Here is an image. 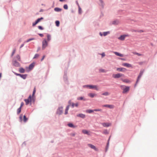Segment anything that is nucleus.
<instances>
[{"instance_id":"obj_43","label":"nucleus","mask_w":157,"mask_h":157,"mask_svg":"<svg viewBox=\"0 0 157 157\" xmlns=\"http://www.w3.org/2000/svg\"><path fill=\"white\" fill-rule=\"evenodd\" d=\"M38 23L37 22V21H36V20H35V21L33 22L32 23V26L33 27L36 26V25Z\"/></svg>"},{"instance_id":"obj_8","label":"nucleus","mask_w":157,"mask_h":157,"mask_svg":"<svg viewBox=\"0 0 157 157\" xmlns=\"http://www.w3.org/2000/svg\"><path fill=\"white\" fill-rule=\"evenodd\" d=\"M63 106H61L58 107L56 112V114L60 115L63 112Z\"/></svg>"},{"instance_id":"obj_15","label":"nucleus","mask_w":157,"mask_h":157,"mask_svg":"<svg viewBox=\"0 0 157 157\" xmlns=\"http://www.w3.org/2000/svg\"><path fill=\"white\" fill-rule=\"evenodd\" d=\"M63 79L65 83L67 85H69V83L68 80V78L67 76H63Z\"/></svg>"},{"instance_id":"obj_26","label":"nucleus","mask_w":157,"mask_h":157,"mask_svg":"<svg viewBox=\"0 0 157 157\" xmlns=\"http://www.w3.org/2000/svg\"><path fill=\"white\" fill-rule=\"evenodd\" d=\"M100 3L99 4V5L101 6L102 9L104 8V3L103 0H99Z\"/></svg>"},{"instance_id":"obj_46","label":"nucleus","mask_w":157,"mask_h":157,"mask_svg":"<svg viewBox=\"0 0 157 157\" xmlns=\"http://www.w3.org/2000/svg\"><path fill=\"white\" fill-rule=\"evenodd\" d=\"M102 133L103 134L107 135L109 133V132H108L107 129H106L104 130Z\"/></svg>"},{"instance_id":"obj_63","label":"nucleus","mask_w":157,"mask_h":157,"mask_svg":"<svg viewBox=\"0 0 157 157\" xmlns=\"http://www.w3.org/2000/svg\"><path fill=\"white\" fill-rule=\"evenodd\" d=\"M99 35L100 36H104V35H103V32H99Z\"/></svg>"},{"instance_id":"obj_54","label":"nucleus","mask_w":157,"mask_h":157,"mask_svg":"<svg viewBox=\"0 0 157 157\" xmlns=\"http://www.w3.org/2000/svg\"><path fill=\"white\" fill-rule=\"evenodd\" d=\"M24 105V102H21V104H20V106L19 107L22 108V107Z\"/></svg>"},{"instance_id":"obj_27","label":"nucleus","mask_w":157,"mask_h":157,"mask_svg":"<svg viewBox=\"0 0 157 157\" xmlns=\"http://www.w3.org/2000/svg\"><path fill=\"white\" fill-rule=\"evenodd\" d=\"M118 39L121 40L123 41L125 40V37L124 34L121 35L118 38Z\"/></svg>"},{"instance_id":"obj_34","label":"nucleus","mask_w":157,"mask_h":157,"mask_svg":"<svg viewBox=\"0 0 157 157\" xmlns=\"http://www.w3.org/2000/svg\"><path fill=\"white\" fill-rule=\"evenodd\" d=\"M110 33V32L109 31L104 32H103V35H104V36H106Z\"/></svg>"},{"instance_id":"obj_44","label":"nucleus","mask_w":157,"mask_h":157,"mask_svg":"<svg viewBox=\"0 0 157 157\" xmlns=\"http://www.w3.org/2000/svg\"><path fill=\"white\" fill-rule=\"evenodd\" d=\"M16 51V50L15 48H14V49H13V50L12 51V52L11 53V57H12L13 56V55L15 53Z\"/></svg>"},{"instance_id":"obj_35","label":"nucleus","mask_w":157,"mask_h":157,"mask_svg":"<svg viewBox=\"0 0 157 157\" xmlns=\"http://www.w3.org/2000/svg\"><path fill=\"white\" fill-rule=\"evenodd\" d=\"M44 19V18L43 17H40L38 18L37 19H36V21H37V22L39 23L42 20H43Z\"/></svg>"},{"instance_id":"obj_21","label":"nucleus","mask_w":157,"mask_h":157,"mask_svg":"<svg viewBox=\"0 0 157 157\" xmlns=\"http://www.w3.org/2000/svg\"><path fill=\"white\" fill-rule=\"evenodd\" d=\"M113 53L116 56H119L120 57H123L124 56V55L121 54L119 52H113Z\"/></svg>"},{"instance_id":"obj_5","label":"nucleus","mask_w":157,"mask_h":157,"mask_svg":"<svg viewBox=\"0 0 157 157\" xmlns=\"http://www.w3.org/2000/svg\"><path fill=\"white\" fill-rule=\"evenodd\" d=\"M19 119L20 122H21L22 121H23L24 123L26 122L29 119L28 118L26 117L25 114L23 115L22 114H21L20 115Z\"/></svg>"},{"instance_id":"obj_50","label":"nucleus","mask_w":157,"mask_h":157,"mask_svg":"<svg viewBox=\"0 0 157 157\" xmlns=\"http://www.w3.org/2000/svg\"><path fill=\"white\" fill-rule=\"evenodd\" d=\"M39 55L38 54V53L36 54L34 56V57L33 58V59L37 58L39 57Z\"/></svg>"},{"instance_id":"obj_42","label":"nucleus","mask_w":157,"mask_h":157,"mask_svg":"<svg viewBox=\"0 0 157 157\" xmlns=\"http://www.w3.org/2000/svg\"><path fill=\"white\" fill-rule=\"evenodd\" d=\"M109 146V144H106V145L105 148V152H106L107 151Z\"/></svg>"},{"instance_id":"obj_20","label":"nucleus","mask_w":157,"mask_h":157,"mask_svg":"<svg viewBox=\"0 0 157 157\" xmlns=\"http://www.w3.org/2000/svg\"><path fill=\"white\" fill-rule=\"evenodd\" d=\"M123 82L128 83H129L131 82V81L128 79H123L122 78H121L120 79Z\"/></svg>"},{"instance_id":"obj_2","label":"nucleus","mask_w":157,"mask_h":157,"mask_svg":"<svg viewBox=\"0 0 157 157\" xmlns=\"http://www.w3.org/2000/svg\"><path fill=\"white\" fill-rule=\"evenodd\" d=\"M145 71L144 69H141L140 70V72L138 75L137 76V77L136 79V80L135 82V83L134 85V87L135 88L137 86V84L138 83V82L139 81L141 77L143 75V73H144Z\"/></svg>"},{"instance_id":"obj_60","label":"nucleus","mask_w":157,"mask_h":157,"mask_svg":"<svg viewBox=\"0 0 157 157\" xmlns=\"http://www.w3.org/2000/svg\"><path fill=\"white\" fill-rule=\"evenodd\" d=\"M124 36L125 38V37H129L130 36V35H129L128 34H124Z\"/></svg>"},{"instance_id":"obj_3","label":"nucleus","mask_w":157,"mask_h":157,"mask_svg":"<svg viewBox=\"0 0 157 157\" xmlns=\"http://www.w3.org/2000/svg\"><path fill=\"white\" fill-rule=\"evenodd\" d=\"M35 64L36 62H33L30 63L28 66H26L25 67V69L26 72H29L33 70L35 66Z\"/></svg>"},{"instance_id":"obj_10","label":"nucleus","mask_w":157,"mask_h":157,"mask_svg":"<svg viewBox=\"0 0 157 157\" xmlns=\"http://www.w3.org/2000/svg\"><path fill=\"white\" fill-rule=\"evenodd\" d=\"M13 65L15 67H20L21 66V64L16 60H12Z\"/></svg>"},{"instance_id":"obj_12","label":"nucleus","mask_w":157,"mask_h":157,"mask_svg":"<svg viewBox=\"0 0 157 157\" xmlns=\"http://www.w3.org/2000/svg\"><path fill=\"white\" fill-rule=\"evenodd\" d=\"M90 89L94 90L97 91L99 90V89L98 88V86L97 85H94L91 84H90Z\"/></svg>"},{"instance_id":"obj_36","label":"nucleus","mask_w":157,"mask_h":157,"mask_svg":"<svg viewBox=\"0 0 157 157\" xmlns=\"http://www.w3.org/2000/svg\"><path fill=\"white\" fill-rule=\"evenodd\" d=\"M78 13L79 14H81L82 13V9L80 6L78 7Z\"/></svg>"},{"instance_id":"obj_59","label":"nucleus","mask_w":157,"mask_h":157,"mask_svg":"<svg viewBox=\"0 0 157 157\" xmlns=\"http://www.w3.org/2000/svg\"><path fill=\"white\" fill-rule=\"evenodd\" d=\"M45 55H44L43 56L42 58H41V59H40V61H43V60L45 58Z\"/></svg>"},{"instance_id":"obj_48","label":"nucleus","mask_w":157,"mask_h":157,"mask_svg":"<svg viewBox=\"0 0 157 157\" xmlns=\"http://www.w3.org/2000/svg\"><path fill=\"white\" fill-rule=\"evenodd\" d=\"M100 72L105 73L106 72L105 70L103 69H100L99 70Z\"/></svg>"},{"instance_id":"obj_33","label":"nucleus","mask_w":157,"mask_h":157,"mask_svg":"<svg viewBox=\"0 0 157 157\" xmlns=\"http://www.w3.org/2000/svg\"><path fill=\"white\" fill-rule=\"evenodd\" d=\"M21 108L19 107L17 109V115H19L21 113Z\"/></svg>"},{"instance_id":"obj_58","label":"nucleus","mask_w":157,"mask_h":157,"mask_svg":"<svg viewBox=\"0 0 157 157\" xmlns=\"http://www.w3.org/2000/svg\"><path fill=\"white\" fill-rule=\"evenodd\" d=\"M71 106L72 108H74L75 107V103L73 102H72L71 104Z\"/></svg>"},{"instance_id":"obj_22","label":"nucleus","mask_w":157,"mask_h":157,"mask_svg":"<svg viewBox=\"0 0 157 157\" xmlns=\"http://www.w3.org/2000/svg\"><path fill=\"white\" fill-rule=\"evenodd\" d=\"M76 116L77 117H81L82 119H84L86 117L85 115L82 113L77 114Z\"/></svg>"},{"instance_id":"obj_61","label":"nucleus","mask_w":157,"mask_h":157,"mask_svg":"<svg viewBox=\"0 0 157 157\" xmlns=\"http://www.w3.org/2000/svg\"><path fill=\"white\" fill-rule=\"evenodd\" d=\"M78 102L75 103V107H78Z\"/></svg>"},{"instance_id":"obj_4","label":"nucleus","mask_w":157,"mask_h":157,"mask_svg":"<svg viewBox=\"0 0 157 157\" xmlns=\"http://www.w3.org/2000/svg\"><path fill=\"white\" fill-rule=\"evenodd\" d=\"M120 87L123 90L122 93L123 94L127 93L129 91L130 88L129 86L123 85H121Z\"/></svg>"},{"instance_id":"obj_56","label":"nucleus","mask_w":157,"mask_h":157,"mask_svg":"<svg viewBox=\"0 0 157 157\" xmlns=\"http://www.w3.org/2000/svg\"><path fill=\"white\" fill-rule=\"evenodd\" d=\"M102 111V109H94V111Z\"/></svg>"},{"instance_id":"obj_6","label":"nucleus","mask_w":157,"mask_h":157,"mask_svg":"<svg viewBox=\"0 0 157 157\" xmlns=\"http://www.w3.org/2000/svg\"><path fill=\"white\" fill-rule=\"evenodd\" d=\"M12 72L13 73L16 75L19 76L24 80L28 76V74H23L20 73H18L13 71H12Z\"/></svg>"},{"instance_id":"obj_53","label":"nucleus","mask_w":157,"mask_h":157,"mask_svg":"<svg viewBox=\"0 0 157 157\" xmlns=\"http://www.w3.org/2000/svg\"><path fill=\"white\" fill-rule=\"evenodd\" d=\"M118 59L121 60L123 61H125L126 60V59L125 58L118 57Z\"/></svg>"},{"instance_id":"obj_51","label":"nucleus","mask_w":157,"mask_h":157,"mask_svg":"<svg viewBox=\"0 0 157 157\" xmlns=\"http://www.w3.org/2000/svg\"><path fill=\"white\" fill-rule=\"evenodd\" d=\"M100 55L101 56L102 58L104 57L105 56V53L104 52H103L101 53H100Z\"/></svg>"},{"instance_id":"obj_23","label":"nucleus","mask_w":157,"mask_h":157,"mask_svg":"<svg viewBox=\"0 0 157 157\" xmlns=\"http://www.w3.org/2000/svg\"><path fill=\"white\" fill-rule=\"evenodd\" d=\"M18 71L21 73H24L25 71V69L23 67H21L19 68Z\"/></svg>"},{"instance_id":"obj_28","label":"nucleus","mask_w":157,"mask_h":157,"mask_svg":"<svg viewBox=\"0 0 157 157\" xmlns=\"http://www.w3.org/2000/svg\"><path fill=\"white\" fill-rule=\"evenodd\" d=\"M62 10V9L58 7H56L54 9V11L56 12H61Z\"/></svg>"},{"instance_id":"obj_24","label":"nucleus","mask_w":157,"mask_h":157,"mask_svg":"<svg viewBox=\"0 0 157 157\" xmlns=\"http://www.w3.org/2000/svg\"><path fill=\"white\" fill-rule=\"evenodd\" d=\"M77 99L78 100H82L84 101H87V99L85 98L84 96H82L77 98Z\"/></svg>"},{"instance_id":"obj_49","label":"nucleus","mask_w":157,"mask_h":157,"mask_svg":"<svg viewBox=\"0 0 157 157\" xmlns=\"http://www.w3.org/2000/svg\"><path fill=\"white\" fill-rule=\"evenodd\" d=\"M63 8L65 10H67L68 9V6L67 4H64L63 6Z\"/></svg>"},{"instance_id":"obj_45","label":"nucleus","mask_w":157,"mask_h":157,"mask_svg":"<svg viewBox=\"0 0 157 157\" xmlns=\"http://www.w3.org/2000/svg\"><path fill=\"white\" fill-rule=\"evenodd\" d=\"M37 28L38 29H39L42 30L44 29V28L41 25H39L37 26Z\"/></svg>"},{"instance_id":"obj_38","label":"nucleus","mask_w":157,"mask_h":157,"mask_svg":"<svg viewBox=\"0 0 157 157\" xmlns=\"http://www.w3.org/2000/svg\"><path fill=\"white\" fill-rule=\"evenodd\" d=\"M55 23L57 27H59L60 25V21L59 20H56L55 22Z\"/></svg>"},{"instance_id":"obj_62","label":"nucleus","mask_w":157,"mask_h":157,"mask_svg":"<svg viewBox=\"0 0 157 157\" xmlns=\"http://www.w3.org/2000/svg\"><path fill=\"white\" fill-rule=\"evenodd\" d=\"M94 150L96 151H98V149L95 146L93 148V149Z\"/></svg>"},{"instance_id":"obj_41","label":"nucleus","mask_w":157,"mask_h":157,"mask_svg":"<svg viewBox=\"0 0 157 157\" xmlns=\"http://www.w3.org/2000/svg\"><path fill=\"white\" fill-rule=\"evenodd\" d=\"M90 84H86V85H85L82 86V87L83 88H86L88 89H90Z\"/></svg>"},{"instance_id":"obj_25","label":"nucleus","mask_w":157,"mask_h":157,"mask_svg":"<svg viewBox=\"0 0 157 157\" xmlns=\"http://www.w3.org/2000/svg\"><path fill=\"white\" fill-rule=\"evenodd\" d=\"M30 100L31 101V103H32V102L33 103H35L36 100V97L35 96H32L31 95V97L30 98Z\"/></svg>"},{"instance_id":"obj_16","label":"nucleus","mask_w":157,"mask_h":157,"mask_svg":"<svg viewBox=\"0 0 157 157\" xmlns=\"http://www.w3.org/2000/svg\"><path fill=\"white\" fill-rule=\"evenodd\" d=\"M120 23V22L118 19H116L113 21H112V25H118Z\"/></svg>"},{"instance_id":"obj_47","label":"nucleus","mask_w":157,"mask_h":157,"mask_svg":"<svg viewBox=\"0 0 157 157\" xmlns=\"http://www.w3.org/2000/svg\"><path fill=\"white\" fill-rule=\"evenodd\" d=\"M16 58H17V60L18 61H21V57H20V56L19 55L17 54L16 56Z\"/></svg>"},{"instance_id":"obj_39","label":"nucleus","mask_w":157,"mask_h":157,"mask_svg":"<svg viewBox=\"0 0 157 157\" xmlns=\"http://www.w3.org/2000/svg\"><path fill=\"white\" fill-rule=\"evenodd\" d=\"M110 94V93L108 92H105L101 94V95L106 96H108Z\"/></svg>"},{"instance_id":"obj_30","label":"nucleus","mask_w":157,"mask_h":157,"mask_svg":"<svg viewBox=\"0 0 157 157\" xmlns=\"http://www.w3.org/2000/svg\"><path fill=\"white\" fill-rule=\"evenodd\" d=\"M86 112L87 113H91L94 112V109H86Z\"/></svg>"},{"instance_id":"obj_64","label":"nucleus","mask_w":157,"mask_h":157,"mask_svg":"<svg viewBox=\"0 0 157 157\" xmlns=\"http://www.w3.org/2000/svg\"><path fill=\"white\" fill-rule=\"evenodd\" d=\"M144 32V31L143 30L141 29L140 30H138V33H141Z\"/></svg>"},{"instance_id":"obj_40","label":"nucleus","mask_w":157,"mask_h":157,"mask_svg":"<svg viewBox=\"0 0 157 157\" xmlns=\"http://www.w3.org/2000/svg\"><path fill=\"white\" fill-rule=\"evenodd\" d=\"M87 145L89 147H90L92 149H93V148L95 146H94V145L90 144H88Z\"/></svg>"},{"instance_id":"obj_19","label":"nucleus","mask_w":157,"mask_h":157,"mask_svg":"<svg viewBox=\"0 0 157 157\" xmlns=\"http://www.w3.org/2000/svg\"><path fill=\"white\" fill-rule=\"evenodd\" d=\"M82 132L85 134L87 135L88 136H90L91 134L90 131L86 129H83L82 131Z\"/></svg>"},{"instance_id":"obj_7","label":"nucleus","mask_w":157,"mask_h":157,"mask_svg":"<svg viewBox=\"0 0 157 157\" xmlns=\"http://www.w3.org/2000/svg\"><path fill=\"white\" fill-rule=\"evenodd\" d=\"M125 76L124 74L121 73H117L116 74H113L112 75V77L116 79H117L120 78L121 77Z\"/></svg>"},{"instance_id":"obj_1","label":"nucleus","mask_w":157,"mask_h":157,"mask_svg":"<svg viewBox=\"0 0 157 157\" xmlns=\"http://www.w3.org/2000/svg\"><path fill=\"white\" fill-rule=\"evenodd\" d=\"M47 39L44 38L42 42V50H43L48 45V42L51 40V35L47 33Z\"/></svg>"},{"instance_id":"obj_32","label":"nucleus","mask_w":157,"mask_h":157,"mask_svg":"<svg viewBox=\"0 0 157 157\" xmlns=\"http://www.w3.org/2000/svg\"><path fill=\"white\" fill-rule=\"evenodd\" d=\"M35 39L34 38H31L28 39L26 41H25L24 42V43L29 42L31 40H34Z\"/></svg>"},{"instance_id":"obj_52","label":"nucleus","mask_w":157,"mask_h":157,"mask_svg":"<svg viewBox=\"0 0 157 157\" xmlns=\"http://www.w3.org/2000/svg\"><path fill=\"white\" fill-rule=\"evenodd\" d=\"M68 105L67 106H68V107H69L70 106H71V104L72 102H71V100H70L69 101H68Z\"/></svg>"},{"instance_id":"obj_18","label":"nucleus","mask_w":157,"mask_h":157,"mask_svg":"<svg viewBox=\"0 0 157 157\" xmlns=\"http://www.w3.org/2000/svg\"><path fill=\"white\" fill-rule=\"evenodd\" d=\"M102 106L103 107H106L108 108H109L110 109H112L113 108L114 105H110V104H105L103 105Z\"/></svg>"},{"instance_id":"obj_37","label":"nucleus","mask_w":157,"mask_h":157,"mask_svg":"<svg viewBox=\"0 0 157 157\" xmlns=\"http://www.w3.org/2000/svg\"><path fill=\"white\" fill-rule=\"evenodd\" d=\"M36 92V87H35L33 89V91L32 94V95H31L32 96H35V94Z\"/></svg>"},{"instance_id":"obj_55","label":"nucleus","mask_w":157,"mask_h":157,"mask_svg":"<svg viewBox=\"0 0 157 157\" xmlns=\"http://www.w3.org/2000/svg\"><path fill=\"white\" fill-rule=\"evenodd\" d=\"M134 54H135L138 56H140L141 55V54L137 52H135V53H134Z\"/></svg>"},{"instance_id":"obj_17","label":"nucleus","mask_w":157,"mask_h":157,"mask_svg":"<svg viewBox=\"0 0 157 157\" xmlns=\"http://www.w3.org/2000/svg\"><path fill=\"white\" fill-rule=\"evenodd\" d=\"M67 125L69 127L73 128H75L77 127V125H75L72 123L71 122L68 123L67 124Z\"/></svg>"},{"instance_id":"obj_13","label":"nucleus","mask_w":157,"mask_h":157,"mask_svg":"<svg viewBox=\"0 0 157 157\" xmlns=\"http://www.w3.org/2000/svg\"><path fill=\"white\" fill-rule=\"evenodd\" d=\"M101 124L105 127H108L112 125L111 123L109 122H103L101 123Z\"/></svg>"},{"instance_id":"obj_31","label":"nucleus","mask_w":157,"mask_h":157,"mask_svg":"<svg viewBox=\"0 0 157 157\" xmlns=\"http://www.w3.org/2000/svg\"><path fill=\"white\" fill-rule=\"evenodd\" d=\"M69 107L68 106H66L64 114L67 115L68 113V111L69 109Z\"/></svg>"},{"instance_id":"obj_11","label":"nucleus","mask_w":157,"mask_h":157,"mask_svg":"<svg viewBox=\"0 0 157 157\" xmlns=\"http://www.w3.org/2000/svg\"><path fill=\"white\" fill-rule=\"evenodd\" d=\"M116 71L119 72H125L127 71V69L123 67H117L116 68Z\"/></svg>"},{"instance_id":"obj_57","label":"nucleus","mask_w":157,"mask_h":157,"mask_svg":"<svg viewBox=\"0 0 157 157\" xmlns=\"http://www.w3.org/2000/svg\"><path fill=\"white\" fill-rule=\"evenodd\" d=\"M37 34L41 37H43L44 36V34L43 33H37Z\"/></svg>"},{"instance_id":"obj_14","label":"nucleus","mask_w":157,"mask_h":157,"mask_svg":"<svg viewBox=\"0 0 157 157\" xmlns=\"http://www.w3.org/2000/svg\"><path fill=\"white\" fill-rule=\"evenodd\" d=\"M122 65L123 66L125 67L128 68H133L132 65L128 63H123L122 64Z\"/></svg>"},{"instance_id":"obj_29","label":"nucleus","mask_w":157,"mask_h":157,"mask_svg":"<svg viewBox=\"0 0 157 157\" xmlns=\"http://www.w3.org/2000/svg\"><path fill=\"white\" fill-rule=\"evenodd\" d=\"M88 96L91 98H94V96L97 95V94L93 93H89L88 94Z\"/></svg>"},{"instance_id":"obj_9","label":"nucleus","mask_w":157,"mask_h":157,"mask_svg":"<svg viewBox=\"0 0 157 157\" xmlns=\"http://www.w3.org/2000/svg\"><path fill=\"white\" fill-rule=\"evenodd\" d=\"M30 97L31 94L29 95L28 97L27 98L25 99H24V101L25 102V105H28L29 104L30 105H32V103H31V101L30 100Z\"/></svg>"}]
</instances>
